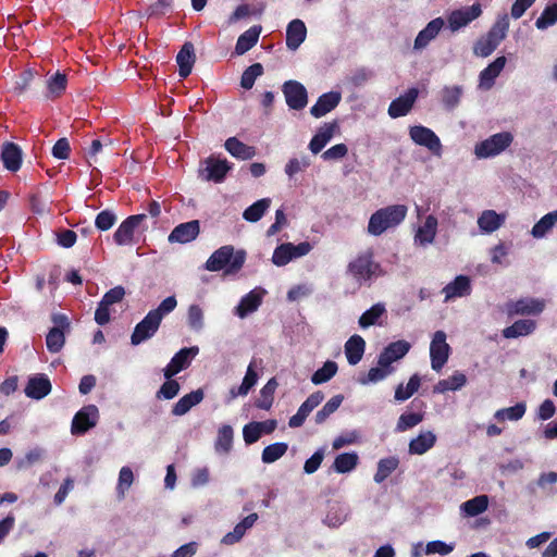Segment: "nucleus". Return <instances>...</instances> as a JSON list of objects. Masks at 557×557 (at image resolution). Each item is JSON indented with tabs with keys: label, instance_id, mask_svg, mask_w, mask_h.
<instances>
[{
	"label": "nucleus",
	"instance_id": "1",
	"mask_svg": "<svg viewBox=\"0 0 557 557\" xmlns=\"http://www.w3.org/2000/svg\"><path fill=\"white\" fill-rule=\"evenodd\" d=\"M408 209L405 205H393L376 210L369 219L368 233L380 236L384 232L395 228L406 218Z\"/></svg>",
	"mask_w": 557,
	"mask_h": 557
},
{
	"label": "nucleus",
	"instance_id": "2",
	"mask_svg": "<svg viewBox=\"0 0 557 557\" xmlns=\"http://www.w3.org/2000/svg\"><path fill=\"white\" fill-rule=\"evenodd\" d=\"M246 253L244 250H234L233 246H222L215 250L206 262V270L216 272L224 270L225 274H235L244 265Z\"/></svg>",
	"mask_w": 557,
	"mask_h": 557
},
{
	"label": "nucleus",
	"instance_id": "3",
	"mask_svg": "<svg viewBox=\"0 0 557 557\" xmlns=\"http://www.w3.org/2000/svg\"><path fill=\"white\" fill-rule=\"evenodd\" d=\"M347 274L351 276L358 285H362L374 277L383 274L380 263L375 262L370 251L363 252L349 262Z\"/></svg>",
	"mask_w": 557,
	"mask_h": 557
},
{
	"label": "nucleus",
	"instance_id": "4",
	"mask_svg": "<svg viewBox=\"0 0 557 557\" xmlns=\"http://www.w3.org/2000/svg\"><path fill=\"white\" fill-rule=\"evenodd\" d=\"M513 136L509 132H500L475 144L473 153L476 159H490L500 154L512 143Z\"/></svg>",
	"mask_w": 557,
	"mask_h": 557
},
{
	"label": "nucleus",
	"instance_id": "5",
	"mask_svg": "<svg viewBox=\"0 0 557 557\" xmlns=\"http://www.w3.org/2000/svg\"><path fill=\"white\" fill-rule=\"evenodd\" d=\"M311 249L312 246L308 242H302L298 245L292 243L281 244L274 249L272 262L276 267H284L290 261L308 255Z\"/></svg>",
	"mask_w": 557,
	"mask_h": 557
},
{
	"label": "nucleus",
	"instance_id": "6",
	"mask_svg": "<svg viewBox=\"0 0 557 557\" xmlns=\"http://www.w3.org/2000/svg\"><path fill=\"white\" fill-rule=\"evenodd\" d=\"M410 139L419 146L426 148L436 157H441L443 145L440 137L429 127L414 125L409 128Z\"/></svg>",
	"mask_w": 557,
	"mask_h": 557
},
{
	"label": "nucleus",
	"instance_id": "7",
	"mask_svg": "<svg viewBox=\"0 0 557 557\" xmlns=\"http://www.w3.org/2000/svg\"><path fill=\"white\" fill-rule=\"evenodd\" d=\"M446 339L445 332L436 331L430 344L431 367L436 372L443 369L450 355V346Z\"/></svg>",
	"mask_w": 557,
	"mask_h": 557
},
{
	"label": "nucleus",
	"instance_id": "8",
	"mask_svg": "<svg viewBox=\"0 0 557 557\" xmlns=\"http://www.w3.org/2000/svg\"><path fill=\"white\" fill-rule=\"evenodd\" d=\"M52 322L54 326L49 331L46 337L47 349L52 352H59L65 344V331L70 327V322L64 314H53Z\"/></svg>",
	"mask_w": 557,
	"mask_h": 557
},
{
	"label": "nucleus",
	"instance_id": "9",
	"mask_svg": "<svg viewBox=\"0 0 557 557\" xmlns=\"http://www.w3.org/2000/svg\"><path fill=\"white\" fill-rule=\"evenodd\" d=\"M482 14V8L479 3L470 7H462L451 11L447 15L448 27L453 33L468 26L472 21L476 20Z\"/></svg>",
	"mask_w": 557,
	"mask_h": 557
},
{
	"label": "nucleus",
	"instance_id": "10",
	"mask_svg": "<svg viewBox=\"0 0 557 557\" xmlns=\"http://www.w3.org/2000/svg\"><path fill=\"white\" fill-rule=\"evenodd\" d=\"M161 324V318L157 311H149L148 314L135 326V330L131 336L133 345H139L140 343L151 338L158 331Z\"/></svg>",
	"mask_w": 557,
	"mask_h": 557
},
{
	"label": "nucleus",
	"instance_id": "11",
	"mask_svg": "<svg viewBox=\"0 0 557 557\" xmlns=\"http://www.w3.org/2000/svg\"><path fill=\"white\" fill-rule=\"evenodd\" d=\"M230 170L231 165L227 160L210 157L202 162L199 175L205 181L221 183Z\"/></svg>",
	"mask_w": 557,
	"mask_h": 557
},
{
	"label": "nucleus",
	"instance_id": "12",
	"mask_svg": "<svg viewBox=\"0 0 557 557\" xmlns=\"http://www.w3.org/2000/svg\"><path fill=\"white\" fill-rule=\"evenodd\" d=\"M125 296V289L122 286H115L104 294L95 312V321L104 325L110 321V307L122 301Z\"/></svg>",
	"mask_w": 557,
	"mask_h": 557
},
{
	"label": "nucleus",
	"instance_id": "13",
	"mask_svg": "<svg viewBox=\"0 0 557 557\" xmlns=\"http://www.w3.org/2000/svg\"><path fill=\"white\" fill-rule=\"evenodd\" d=\"M99 419V410L95 405L84 406L73 418L72 434H84L94 428Z\"/></svg>",
	"mask_w": 557,
	"mask_h": 557
},
{
	"label": "nucleus",
	"instance_id": "14",
	"mask_svg": "<svg viewBox=\"0 0 557 557\" xmlns=\"http://www.w3.org/2000/svg\"><path fill=\"white\" fill-rule=\"evenodd\" d=\"M199 354L198 346H191L188 348H183L178 352H176L169 364L164 368L163 374L165 379H171L182 370L189 367L191 360Z\"/></svg>",
	"mask_w": 557,
	"mask_h": 557
},
{
	"label": "nucleus",
	"instance_id": "15",
	"mask_svg": "<svg viewBox=\"0 0 557 557\" xmlns=\"http://www.w3.org/2000/svg\"><path fill=\"white\" fill-rule=\"evenodd\" d=\"M438 221L433 214H429L424 218L423 222L418 225L413 242L414 245L420 247H426L434 243L437 234Z\"/></svg>",
	"mask_w": 557,
	"mask_h": 557
},
{
	"label": "nucleus",
	"instance_id": "16",
	"mask_svg": "<svg viewBox=\"0 0 557 557\" xmlns=\"http://www.w3.org/2000/svg\"><path fill=\"white\" fill-rule=\"evenodd\" d=\"M287 106L293 110H301L307 106L308 96L304 85L296 81H288L283 86Z\"/></svg>",
	"mask_w": 557,
	"mask_h": 557
},
{
	"label": "nucleus",
	"instance_id": "17",
	"mask_svg": "<svg viewBox=\"0 0 557 557\" xmlns=\"http://www.w3.org/2000/svg\"><path fill=\"white\" fill-rule=\"evenodd\" d=\"M546 301L541 298H522L508 306V313L521 315H537L544 311Z\"/></svg>",
	"mask_w": 557,
	"mask_h": 557
},
{
	"label": "nucleus",
	"instance_id": "18",
	"mask_svg": "<svg viewBox=\"0 0 557 557\" xmlns=\"http://www.w3.org/2000/svg\"><path fill=\"white\" fill-rule=\"evenodd\" d=\"M145 218V214H136L124 220L113 235L114 242L120 246L132 244L135 230Z\"/></svg>",
	"mask_w": 557,
	"mask_h": 557
},
{
	"label": "nucleus",
	"instance_id": "19",
	"mask_svg": "<svg viewBox=\"0 0 557 557\" xmlns=\"http://www.w3.org/2000/svg\"><path fill=\"white\" fill-rule=\"evenodd\" d=\"M506 62V58L502 55L496 58L491 64L482 70L479 75L478 88L481 90H490L494 86L495 79L504 70Z\"/></svg>",
	"mask_w": 557,
	"mask_h": 557
},
{
	"label": "nucleus",
	"instance_id": "20",
	"mask_svg": "<svg viewBox=\"0 0 557 557\" xmlns=\"http://www.w3.org/2000/svg\"><path fill=\"white\" fill-rule=\"evenodd\" d=\"M507 214L498 213L495 210L487 209L478 216V226L483 234H492L499 230L506 222Z\"/></svg>",
	"mask_w": 557,
	"mask_h": 557
},
{
	"label": "nucleus",
	"instance_id": "21",
	"mask_svg": "<svg viewBox=\"0 0 557 557\" xmlns=\"http://www.w3.org/2000/svg\"><path fill=\"white\" fill-rule=\"evenodd\" d=\"M264 295L265 290L261 287L252 289L240 299L238 306L235 308V314L244 319L255 312L260 307Z\"/></svg>",
	"mask_w": 557,
	"mask_h": 557
},
{
	"label": "nucleus",
	"instance_id": "22",
	"mask_svg": "<svg viewBox=\"0 0 557 557\" xmlns=\"http://www.w3.org/2000/svg\"><path fill=\"white\" fill-rule=\"evenodd\" d=\"M418 94L417 88H410L406 94L393 100L388 108L389 116L396 119L406 115L416 102Z\"/></svg>",
	"mask_w": 557,
	"mask_h": 557
},
{
	"label": "nucleus",
	"instance_id": "23",
	"mask_svg": "<svg viewBox=\"0 0 557 557\" xmlns=\"http://www.w3.org/2000/svg\"><path fill=\"white\" fill-rule=\"evenodd\" d=\"M471 281L466 275H458L453 282L448 283L442 290L445 295V301L448 302L456 298L469 296L471 294Z\"/></svg>",
	"mask_w": 557,
	"mask_h": 557
},
{
	"label": "nucleus",
	"instance_id": "24",
	"mask_svg": "<svg viewBox=\"0 0 557 557\" xmlns=\"http://www.w3.org/2000/svg\"><path fill=\"white\" fill-rule=\"evenodd\" d=\"M338 131L336 121L323 124L309 143V149L312 153H319L334 137Z\"/></svg>",
	"mask_w": 557,
	"mask_h": 557
},
{
	"label": "nucleus",
	"instance_id": "25",
	"mask_svg": "<svg viewBox=\"0 0 557 557\" xmlns=\"http://www.w3.org/2000/svg\"><path fill=\"white\" fill-rule=\"evenodd\" d=\"M199 231V222L197 220H193L174 227L168 239L170 243L186 244L194 240L198 236Z\"/></svg>",
	"mask_w": 557,
	"mask_h": 557
},
{
	"label": "nucleus",
	"instance_id": "26",
	"mask_svg": "<svg viewBox=\"0 0 557 557\" xmlns=\"http://www.w3.org/2000/svg\"><path fill=\"white\" fill-rule=\"evenodd\" d=\"M323 394L315 392L311 394L299 407L298 411L289 419L288 425L290 428H299L304 424L306 418L310 412L318 407L323 400Z\"/></svg>",
	"mask_w": 557,
	"mask_h": 557
},
{
	"label": "nucleus",
	"instance_id": "27",
	"mask_svg": "<svg viewBox=\"0 0 557 557\" xmlns=\"http://www.w3.org/2000/svg\"><path fill=\"white\" fill-rule=\"evenodd\" d=\"M445 21L442 17H436L430 21L426 26L419 32L414 39L413 48L421 50L425 48L433 39L436 38L441 29L444 27Z\"/></svg>",
	"mask_w": 557,
	"mask_h": 557
},
{
	"label": "nucleus",
	"instance_id": "28",
	"mask_svg": "<svg viewBox=\"0 0 557 557\" xmlns=\"http://www.w3.org/2000/svg\"><path fill=\"white\" fill-rule=\"evenodd\" d=\"M258 379L259 376L256 371V362L251 361L247 367L242 384L238 387H232L230 389L227 401L230 403L239 396L244 397L248 395L250 389L257 384Z\"/></svg>",
	"mask_w": 557,
	"mask_h": 557
},
{
	"label": "nucleus",
	"instance_id": "29",
	"mask_svg": "<svg viewBox=\"0 0 557 557\" xmlns=\"http://www.w3.org/2000/svg\"><path fill=\"white\" fill-rule=\"evenodd\" d=\"M51 392V383L47 375L36 374L32 376L25 387V394L33 399H41Z\"/></svg>",
	"mask_w": 557,
	"mask_h": 557
},
{
	"label": "nucleus",
	"instance_id": "30",
	"mask_svg": "<svg viewBox=\"0 0 557 557\" xmlns=\"http://www.w3.org/2000/svg\"><path fill=\"white\" fill-rule=\"evenodd\" d=\"M411 345L404 339L396 341L387 345L384 350L380 354L379 359L384 364L392 366L393 362H396L404 358L408 351L410 350Z\"/></svg>",
	"mask_w": 557,
	"mask_h": 557
},
{
	"label": "nucleus",
	"instance_id": "31",
	"mask_svg": "<svg viewBox=\"0 0 557 557\" xmlns=\"http://www.w3.org/2000/svg\"><path fill=\"white\" fill-rule=\"evenodd\" d=\"M342 95L338 91H330L319 97L314 106L311 107L310 113L319 119L335 109L341 102Z\"/></svg>",
	"mask_w": 557,
	"mask_h": 557
},
{
	"label": "nucleus",
	"instance_id": "32",
	"mask_svg": "<svg viewBox=\"0 0 557 557\" xmlns=\"http://www.w3.org/2000/svg\"><path fill=\"white\" fill-rule=\"evenodd\" d=\"M307 36V27L305 23L299 20H293L286 29V46L289 50H297L299 46L305 41Z\"/></svg>",
	"mask_w": 557,
	"mask_h": 557
},
{
	"label": "nucleus",
	"instance_id": "33",
	"mask_svg": "<svg viewBox=\"0 0 557 557\" xmlns=\"http://www.w3.org/2000/svg\"><path fill=\"white\" fill-rule=\"evenodd\" d=\"M258 520L257 513H250L246 518H244L240 522H238L233 531L226 533L221 543L223 545L230 546L238 543L245 535L246 531L253 527L256 521Z\"/></svg>",
	"mask_w": 557,
	"mask_h": 557
},
{
	"label": "nucleus",
	"instance_id": "34",
	"mask_svg": "<svg viewBox=\"0 0 557 557\" xmlns=\"http://www.w3.org/2000/svg\"><path fill=\"white\" fill-rule=\"evenodd\" d=\"M436 435L432 431H422L409 442L408 451L410 455H423L434 447Z\"/></svg>",
	"mask_w": 557,
	"mask_h": 557
},
{
	"label": "nucleus",
	"instance_id": "35",
	"mask_svg": "<svg viewBox=\"0 0 557 557\" xmlns=\"http://www.w3.org/2000/svg\"><path fill=\"white\" fill-rule=\"evenodd\" d=\"M1 159L7 170L16 172L22 164V150L17 145L7 143L2 147Z\"/></svg>",
	"mask_w": 557,
	"mask_h": 557
},
{
	"label": "nucleus",
	"instance_id": "36",
	"mask_svg": "<svg viewBox=\"0 0 557 557\" xmlns=\"http://www.w3.org/2000/svg\"><path fill=\"white\" fill-rule=\"evenodd\" d=\"M176 62L180 67V76L183 78L187 77L191 73L195 63V52L191 42H185L183 45L182 49L177 53Z\"/></svg>",
	"mask_w": 557,
	"mask_h": 557
},
{
	"label": "nucleus",
	"instance_id": "37",
	"mask_svg": "<svg viewBox=\"0 0 557 557\" xmlns=\"http://www.w3.org/2000/svg\"><path fill=\"white\" fill-rule=\"evenodd\" d=\"M467 384V376L460 372L455 371L447 379L440 380L433 387L436 394H444L449 391H459Z\"/></svg>",
	"mask_w": 557,
	"mask_h": 557
},
{
	"label": "nucleus",
	"instance_id": "38",
	"mask_svg": "<svg viewBox=\"0 0 557 557\" xmlns=\"http://www.w3.org/2000/svg\"><path fill=\"white\" fill-rule=\"evenodd\" d=\"M366 342L360 335H352L345 344V355L349 364H357L364 354Z\"/></svg>",
	"mask_w": 557,
	"mask_h": 557
},
{
	"label": "nucleus",
	"instance_id": "39",
	"mask_svg": "<svg viewBox=\"0 0 557 557\" xmlns=\"http://www.w3.org/2000/svg\"><path fill=\"white\" fill-rule=\"evenodd\" d=\"M394 372V368L386 363H382L381 359H377V366L371 368L368 373L358 379V382L362 385L374 384L383 381Z\"/></svg>",
	"mask_w": 557,
	"mask_h": 557
},
{
	"label": "nucleus",
	"instance_id": "40",
	"mask_svg": "<svg viewBox=\"0 0 557 557\" xmlns=\"http://www.w3.org/2000/svg\"><path fill=\"white\" fill-rule=\"evenodd\" d=\"M203 399V392L201 389H197L190 392L183 396L173 407L172 413L174 416H184L194 406L201 403Z\"/></svg>",
	"mask_w": 557,
	"mask_h": 557
},
{
	"label": "nucleus",
	"instance_id": "41",
	"mask_svg": "<svg viewBox=\"0 0 557 557\" xmlns=\"http://www.w3.org/2000/svg\"><path fill=\"white\" fill-rule=\"evenodd\" d=\"M488 507V497L486 495L475 496L460 505V512L463 517H476L484 512Z\"/></svg>",
	"mask_w": 557,
	"mask_h": 557
},
{
	"label": "nucleus",
	"instance_id": "42",
	"mask_svg": "<svg viewBox=\"0 0 557 557\" xmlns=\"http://www.w3.org/2000/svg\"><path fill=\"white\" fill-rule=\"evenodd\" d=\"M261 33L260 26H252L245 33H243L236 42L235 53L242 55L250 50L258 41Z\"/></svg>",
	"mask_w": 557,
	"mask_h": 557
},
{
	"label": "nucleus",
	"instance_id": "43",
	"mask_svg": "<svg viewBox=\"0 0 557 557\" xmlns=\"http://www.w3.org/2000/svg\"><path fill=\"white\" fill-rule=\"evenodd\" d=\"M225 149L235 158L249 160L255 157L256 150L251 146H247L235 137H231L225 141Z\"/></svg>",
	"mask_w": 557,
	"mask_h": 557
},
{
	"label": "nucleus",
	"instance_id": "44",
	"mask_svg": "<svg viewBox=\"0 0 557 557\" xmlns=\"http://www.w3.org/2000/svg\"><path fill=\"white\" fill-rule=\"evenodd\" d=\"M234 431L231 425L224 424L218 430L214 449L218 454L226 455L233 447Z\"/></svg>",
	"mask_w": 557,
	"mask_h": 557
},
{
	"label": "nucleus",
	"instance_id": "45",
	"mask_svg": "<svg viewBox=\"0 0 557 557\" xmlns=\"http://www.w3.org/2000/svg\"><path fill=\"white\" fill-rule=\"evenodd\" d=\"M536 323L533 320H518L512 325L506 327L503 331V335L506 338H517L520 336H527L534 332Z\"/></svg>",
	"mask_w": 557,
	"mask_h": 557
},
{
	"label": "nucleus",
	"instance_id": "46",
	"mask_svg": "<svg viewBox=\"0 0 557 557\" xmlns=\"http://www.w3.org/2000/svg\"><path fill=\"white\" fill-rule=\"evenodd\" d=\"M463 88L459 85L445 86L440 94L441 101L447 110H454L460 103Z\"/></svg>",
	"mask_w": 557,
	"mask_h": 557
},
{
	"label": "nucleus",
	"instance_id": "47",
	"mask_svg": "<svg viewBox=\"0 0 557 557\" xmlns=\"http://www.w3.org/2000/svg\"><path fill=\"white\" fill-rule=\"evenodd\" d=\"M386 313L385 306L381 302L373 305L370 309L361 314L359 318V326L368 329L372 325L380 324V319Z\"/></svg>",
	"mask_w": 557,
	"mask_h": 557
},
{
	"label": "nucleus",
	"instance_id": "48",
	"mask_svg": "<svg viewBox=\"0 0 557 557\" xmlns=\"http://www.w3.org/2000/svg\"><path fill=\"white\" fill-rule=\"evenodd\" d=\"M557 224V210L550 211L540 219L532 227L534 238H543Z\"/></svg>",
	"mask_w": 557,
	"mask_h": 557
},
{
	"label": "nucleus",
	"instance_id": "49",
	"mask_svg": "<svg viewBox=\"0 0 557 557\" xmlns=\"http://www.w3.org/2000/svg\"><path fill=\"white\" fill-rule=\"evenodd\" d=\"M358 461L357 453H343L336 456L333 469L337 473H348L356 469Z\"/></svg>",
	"mask_w": 557,
	"mask_h": 557
},
{
	"label": "nucleus",
	"instance_id": "50",
	"mask_svg": "<svg viewBox=\"0 0 557 557\" xmlns=\"http://www.w3.org/2000/svg\"><path fill=\"white\" fill-rule=\"evenodd\" d=\"M525 411L527 405L524 403H518L512 407L496 410V412L494 413V418L498 422H504L506 420L518 421L522 419V417L525 414Z\"/></svg>",
	"mask_w": 557,
	"mask_h": 557
},
{
	"label": "nucleus",
	"instance_id": "51",
	"mask_svg": "<svg viewBox=\"0 0 557 557\" xmlns=\"http://www.w3.org/2000/svg\"><path fill=\"white\" fill-rule=\"evenodd\" d=\"M509 28V17L507 14H503L498 16L494 25L491 27L486 36L493 40L496 45L499 44L506 38L507 32Z\"/></svg>",
	"mask_w": 557,
	"mask_h": 557
},
{
	"label": "nucleus",
	"instance_id": "52",
	"mask_svg": "<svg viewBox=\"0 0 557 557\" xmlns=\"http://www.w3.org/2000/svg\"><path fill=\"white\" fill-rule=\"evenodd\" d=\"M271 206V199L270 198H262L251 206H249L243 213V218L248 222H258L265 211Z\"/></svg>",
	"mask_w": 557,
	"mask_h": 557
},
{
	"label": "nucleus",
	"instance_id": "53",
	"mask_svg": "<svg viewBox=\"0 0 557 557\" xmlns=\"http://www.w3.org/2000/svg\"><path fill=\"white\" fill-rule=\"evenodd\" d=\"M399 460L397 457H388L381 459L377 462V469L374 474V481L376 483H382L386 478H388L398 467Z\"/></svg>",
	"mask_w": 557,
	"mask_h": 557
},
{
	"label": "nucleus",
	"instance_id": "54",
	"mask_svg": "<svg viewBox=\"0 0 557 557\" xmlns=\"http://www.w3.org/2000/svg\"><path fill=\"white\" fill-rule=\"evenodd\" d=\"M421 380L418 374H413L407 385L399 384L395 391V399L398 401H405L410 398L420 387Z\"/></svg>",
	"mask_w": 557,
	"mask_h": 557
},
{
	"label": "nucleus",
	"instance_id": "55",
	"mask_svg": "<svg viewBox=\"0 0 557 557\" xmlns=\"http://www.w3.org/2000/svg\"><path fill=\"white\" fill-rule=\"evenodd\" d=\"M67 79L66 75L57 72L54 75L47 79V89L49 98H57L61 96L66 88Z\"/></svg>",
	"mask_w": 557,
	"mask_h": 557
},
{
	"label": "nucleus",
	"instance_id": "56",
	"mask_svg": "<svg viewBox=\"0 0 557 557\" xmlns=\"http://www.w3.org/2000/svg\"><path fill=\"white\" fill-rule=\"evenodd\" d=\"M187 324L194 332H201L205 327V312L199 305H190L187 310Z\"/></svg>",
	"mask_w": 557,
	"mask_h": 557
},
{
	"label": "nucleus",
	"instance_id": "57",
	"mask_svg": "<svg viewBox=\"0 0 557 557\" xmlns=\"http://www.w3.org/2000/svg\"><path fill=\"white\" fill-rule=\"evenodd\" d=\"M337 369V363L335 361H326L322 368L318 369L312 374V383L319 385L329 382L336 374Z\"/></svg>",
	"mask_w": 557,
	"mask_h": 557
},
{
	"label": "nucleus",
	"instance_id": "58",
	"mask_svg": "<svg viewBox=\"0 0 557 557\" xmlns=\"http://www.w3.org/2000/svg\"><path fill=\"white\" fill-rule=\"evenodd\" d=\"M277 387V382L274 377L270 379L260 391V398L257 401V407L260 409H270L273 403V395Z\"/></svg>",
	"mask_w": 557,
	"mask_h": 557
},
{
	"label": "nucleus",
	"instance_id": "59",
	"mask_svg": "<svg viewBox=\"0 0 557 557\" xmlns=\"http://www.w3.org/2000/svg\"><path fill=\"white\" fill-rule=\"evenodd\" d=\"M344 400L343 395H335L315 413L314 420L318 424L323 423L332 413H334Z\"/></svg>",
	"mask_w": 557,
	"mask_h": 557
},
{
	"label": "nucleus",
	"instance_id": "60",
	"mask_svg": "<svg viewBox=\"0 0 557 557\" xmlns=\"http://www.w3.org/2000/svg\"><path fill=\"white\" fill-rule=\"evenodd\" d=\"M286 443H274L267 446L262 451V461L264 463H272L278 460L287 451Z\"/></svg>",
	"mask_w": 557,
	"mask_h": 557
},
{
	"label": "nucleus",
	"instance_id": "61",
	"mask_svg": "<svg viewBox=\"0 0 557 557\" xmlns=\"http://www.w3.org/2000/svg\"><path fill=\"white\" fill-rule=\"evenodd\" d=\"M134 482V473L129 467H122L119 473L116 493L120 498H124L125 493Z\"/></svg>",
	"mask_w": 557,
	"mask_h": 557
},
{
	"label": "nucleus",
	"instance_id": "62",
	"mask_svg": "<svg viewBox=\"0 0 557 557\" xmlns=\"http://www.w3.org/2000/svg\"><path fill=\"white\" fill-rule=\"evenodd\" d=\"M263 74V66L260 63H255L247 67L240 79V86L244 89H251L255 81Z\"/></svg>",
	"mask_w": 557,
	"mask_h": 557
},
{
	"label": "nucleus",
	"instance_id": "63",
	"mask_svg": "<svg viewBox=\"0 0 557 557\" xmlns=\"http://www.w3.org/2000/svg\"><path fill=\"white\" fill-rule=\"evenodd\" d=\"M423 414L422 413H414V412H405L400 414L398 418L397 424H396V431L397 432H405L409 429L414 428L420 422L423 421Z\"/></svg>",
	"mask_w": 557,
	"mask_h": 557
},
{
	"label": "nucleus",
	"instance_id": "64",
	"mask_svg": "<svg viewBox=\"0 0 557 557\" xmlns=\"http://www.w3.org/2000/svg\"><path fill=\"white\" fill-rule=\"evenodd\" d=\"M557 22V5L547 7L536 20L535 25L539 29H546Z\"/></svg>",
	"mask_w": 557,
	"mask_h": 557
}]
</instances>
